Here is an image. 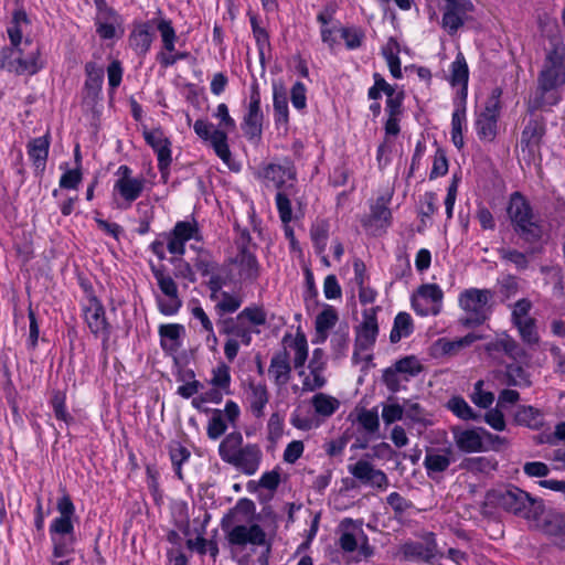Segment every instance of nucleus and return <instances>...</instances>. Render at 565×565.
Instances as JSON below:
<instances>
[{
    "label": "nucleus",
    "mask_w": 565,
    "mask_h": 565,
    "mask_svg": "<svg viewBox=\"0 0 565 565\" xmlns=\"http://www.w3.org/2000/svg\"><path fill=\"white\" fill-rule=\"evenodd\" d=\"M267 438L271 443H276L284 434V419L278 413L270 415L267 423Z\"/></svg>",
    "instance_id": "obj_64"
},
{
    "label": "nucleus",
    "mask_w": 565,
    "mask_h": 565,
    "mask_svg": "<svg viewBox=\"0 0 565 565\" xmlns=\"http://www.w3.org/2000/svg\"><path fill=\"white\" fill-rule=\"evenodd\" d=\"M359 425L372 436L379 431L380 420L375 409H364L358 415Z\"/></svg>",
    "instance_id": "obj_57"
},
{
    "label": "nucleus",
    "mask_w": 565,
    "mask_h": 565,
    "mask_svg": "<svg viewBox=\"0 0 565 565\" xmlns=\"http://www.w3.org/2000/svg\"><path fill=\"white\" fill-rule=\"evenodd\" d=\"M402 558L407 562H423L431 564L434 559L441 556L438 550L436 535L427 532L423 535V542L407 541L401 548Z\"/></svg>",
    "instance_id": "obj_8"
},
{
    "label": "nucleus",
    "mask_w": 565,
    "mask_h": 565,
    "mask_svg": "<svg viewBox=\"0 0 565 565\" xmlns=\"http://www.w3.org/2000/svg\"><path fill=\"white\" fill-rule=\"evenodd\" d=\"M468 78V65L463 54L459 52L456 60L451 63L450 84L461 87V99L467 98Z\"/></svg>",
    "instance_id": "obj_31"
},
{
    "label": "nucleus",
    "mask_w": 565,
    "mask_h": 565,
    "mask_svg": "<svg viewBox=\"0 0 565 565\" xmlns=\"http://www.w3.org/2000/svg\"><path fill=\"white\" fill-rule=\"evenodd\" d=\"M249 404L253 415L257 418L264 416V409L269 401V394L265 384L249 383Z\"/></svg>",
    "instance_id": "obj_37"
},
{
    "label": "nucleus",
    "mask_w": 565,
    "mask_h": 565,
    "mask_svg": "<svg viewBox=\"0 0 565 565\" xmlns=\"http://www.w3.org/2000/svg\"><path fill=\"white\" fill-rule=\"evenodd\" d=\"M348 469L355 479L364 484H369L375 468L370 461L361 459L354 465H350Z\"/></svg>",
    "instance_id": "obj_58"
},
{
    "label": "nucleus",
    "mask_w": 565,
    "mask_h": 565,
    "mask_svg": "<svg viewBox=\"0 0 565 565\" xmlns=\"http://www.w3.org/2000/svg\"><path fill=\"white\" fill-rule=\"evenodd\" d=\"M535 500L527 492L512 484L491 489L486 494V505L524 518L531 516Z\"/></svg>",
    "instance_id": "obj_6"
},
{
    "label": "nucleus",
    "mask_w": 565,
    "mask_h": 565,
    "mask_svg": "<svg viewBox=\"0 0 565 565\" xmlns=\"http://www.w3.org/2000/svg\"><path fill=\"white\" fill-rule=\"evenodd\" d=\"M294 192V184H288L276 194V206L282 224H289L292 220V209L289 196Z\"/></svg>",
    "instance_id": "obj_40"
},
{
    "label": "nucleus",
    "mask_w": 565,
    "mask_h": 565,
    "mask_svg": "<svg viewBox=\"0 0 565 565\" xmlns=\"http://www.w3.org/2000/svg\"><path fill=\"white\" fill-rule=\"evenodd\" d=\"M211 384L220 390H223L226 394H230L231 374L230 367L226 364H221L213 370V376Z\"/></svg>",
    "instance_id": "obj_61"
},
{
    "label": "nucleus",
    "mask_w": 565,
    "mask_h": 565,
    "mask_svg": "<svg viewBox=\"0 0 565 565\" xmlns=\"http://www.w3.org/2000/svg\"><path fill=\"white\" fill-rule=\"evenodd\" d=\"M507 213L512 227L534 216L531 204L520 192L511 194Z\"/></svg>",
    "instance_id": "obj_23"
},
{
    "label": "nucleus",
    "mask_w": 565,
    "mask_h": 565,
    "mask_svg": "<svg viewBox=\"0 0 565 565\" xmlns=\"http://www.w3.org/2000/svg\"><path fill=\"white\" fill-rule=\"evenodd\" d=\"M184 332V327L178 323L161 324L159 335L161 338V348L164 351H175L180 347V337Z\"/></svg>",
    "instance_id": "obj_33"
},
{
    "label": "nucleus",
    "mask_w": 565,
    "mask_h": 565,
    "mask_svg": "<svg viewBox=\"0 0 565 565\" xmlns=\"http://www.w3.org/2000/svg\"><path fill=\"white\" fill-rule=\"evenodd\" d=\"M513 326L516 327L523 342L527 344H535L539 342L540 338L534 318L516 321Z\"/></svg>",
    "instance_id": "obj_55"
},
{
    "label": "nucleus",
    "mask_w": 565,
    "mask_h": 565,
    "mask_svg": "<svg viewBox=\"0 0 565 565\" xmlns=\"http://www.w3.org/2000/svg\"><path fill=\"white\" fill-rule=\"evenodd\" d=\"M393 365L395 366V371L402 374L405 382H408L412 377L417 376L423 371V365L414 355L399 359Z\"/></svg>",
    "instance_id": "obj_45"
},
{
    "label": "nucleus",
    "mask_w": 565,
    "mask_h": 565,
    "mask_svg": "<svg viewBox=\"0 0 565 565\" xmlns=\"http://www.w3.org/2000/svg\"><path fill=\"white\" fill-rule=\"evenodd\" d=\"M454 450L451 447L443 449L438 452L435 449H428L424 459V467L429 478H435V475L445 472L452 462Z\"/></svg>",
    "instance_id": "obj_22"
},
{
    "label": "nucleus",
    "mask_w": 565,
    "mask_h": 565,
    "mask_svg": "<svg viewBox=\"0 0 565 565\" xmlns=\"http://www.w3.org/2000/svg\"><path fill=\"white\" fill-rule=\"evenodd\" d=\"M151 271L157 280V284L162 291V294L167 297H175V295H179L178 292V286L170 277L169 275H166V268L164 266H154L153 264L150 265Z\"/></svg>",
    "instance_id": "obj_46"
},
{
    "label": "nucleus",
    "mask_w": 565,
    "mask_h": 565,
    "mask_svg": "<svg viewBox=\"0 0 565 565\" xmlns=\"http://www.w3.org/2000/svg\"><path fill=\"white\" fill-rule=\"evenodd\" d=\"M459 469L472 473H489L497 469V462L487 457H469L459 463Z\"/></svg>",
    "instance_id": "obj_42"
},
{
    "label": "nucleus",
    "mask_w": 565,
    "mask_h": 565,
    "mask_svg": "<svg viewBox=\"0 0 565 565\" xmlns=\"http://www.w3.org/2000/svg\"><path fill=\"white\" fill-rule=\"evenodd\" d=\"M212 417L209 420L206 434L210 439H218L227 429L223 412L221 409H213Z\"/></svg>",
    "instance_id": "obj_53"
},
{
    "label": "nucleus",
    "mask_w": 565,
    "mask_h": 565,
    "mask_svg": "<svg viewBox=\"0 0 565 565\" xmlns=\"http://www.w3.org/2000/svg\"><path fill=\"white\" fill-rule=\"evenodd\" d=\"M153 22H138L134 24V30L129 35L130 46L139 54H146L153 41Z\"/></svg>",
    "instance_id": "obj_21"
},
{
    "label": "nucleus",
    "mask_w": 565,
    "mask_h": 565,
    "mask_svg": "<svg viewBox=\"0 0 565 565\" xmlns=\"http://www.w3.org/2000/svg\"><path fill=\"white\" fill-rule=\"evenodd\" d=\"M565 84V47L554 44L547 52L543 67L537 76L540 105H556L561 95L554 93Z\"/></svg>",
    "instance_id": "obj_3"
},
{
    "label": "nucleus",
    "mask_w": 565,
    "mask_h": 565,
    "mask_svg": "<svg viewBox=\"0 0 565 565\" xmlns=\"http://www.w3.org/2000/svg\"><path fill=\"white\" fill-rule=\"evenodd\" d=\"M483 381L479 380L475 383L473 393L471 394V401L475 405L481 408H489L493 401L494 395L491 392L483 391Z\"/></svg>",
    "instance_id": "obj_60"
},
{
    "label": "nucleus",
    "mask_w": 565,
    "mask_h": 565,
    "mask_svg": "<svg viewBox=\"0 0 565 565\" xmlns=\"http://www.w3.org/2000/svg\"><path fill=\"white\" fill-rule=\"evenodd\" d=\"M273 106L276 125H287L289 121L288 99L282 87H274Z\"/></svg>",
    "instance_id": "obj_41"
},
{
    "label": "nucleus",
    "mask_w": 565,
    "mask_h": 565,
    "mask_svg": "<svg viewBox=\"0 0 565 565\" xmlns=\"http://www.w3.org/2000/svg\"><path fill=\"white\" fill-rule=\"evenodd\" d=\"M341 38L349 50H355L362 45L365 33L360 26H344L340 29Z\"/></svg>",
    "instance_id": "obj_54"
},
{
    "label": "nucleus",
    "mask_w": 565,
    "mask_h": 565,
    "mask_svg": "<svg viewBox=\"0 0 565 565\" xmlns=\"http://www.w3.org/2000/svg\"><path fill=\"white\" fill-rule=\"evenodd\" d=\"M226 539L231 545L235 546L243 547L252 544L256 546L267 545V551L270 548V545L267 544L266 533L258 524L235 525L227 532Z\"/></svg>",
    "instance_id": "obj_15"
},
{
    "label": "nucleus",
    "mask_w": 565,
    "mask_h": 565,
    "mask_svg": "<svg viewBox=\"0 0 565 565\" xmlns=\"http://www.w3.org/2000/svg\"><path fill=\"white\" fill-rule=\"evenodd\" d=\"M482 427L462 428L461 426H452L450 428L456 447L466 454L479 452L484 450Z\"/></svg>",
    "instance_id": "obj_18"
},
{
    "label": "nucleus",
    "mask_w": 565,
    "mask_h": 565,
    "mask_svg": "<svg viewBox=\"0 0 565 565\" xmlns=\"http://www.w3.org/2000/svg\"><path fill=\"white\" fill-rule=\"evenodd\" d=\"M143 138L146 142L157 153L158 169L162 177L169 173V167L172 161L171 157V141L164 136L160 128L143 130Z\"/></svg>",
    "instance_id": "obj_14"
},
{
    "label": "nucleus",
    "mask_w": 565,
    "mask_h": 565,
    "mask_svg": "<svg viewBox=\"0 0 565 565\" xmlns=\"http://www.w3.org/2000/svg\"><path fill=\"white\" fill-rule=\"evenodd\" d=\"M363 520L343 519L339 524V546L347 553H352L358 548L356 530H361Z\"/></svg>",
    "instance_id": "obj_24"
},
{
    "label": "nucleus",
    "mask_w": 565,
    "mask_h": 565,
    "mask_svg": "<svg viewBox=\"0 0 565 565\" xmlns=\"http://www.w3.org/2000/svg\"><path fill=\"white\" fill-rule=\"evenodd\" d=\"M53 543V556L56 558L64 557L74 551L75 533L51 536Z\"/></svg>",
    "instance_id": "obj_51"
},
{
    "label": "nucleus",
    "mask_w": 565,
    "mask_h": 565,
    "mask_svg": "<svg viewBox=\"0 0 565 565\" xmlns=\"http://www.w3.org/2000/svg\"><path fill=\"white\" fill-rule=\"evenodd\" d=\"M329 223L326 220L317 221L310 228V236L318 254L326 250L329 237Z\"/></svg>",
    "instance_id": "obj_47"
},
{
    "label": "nucleus",
    "mask_w": 565,
    "mask_h": 565,
    "mask_svg": "<svg viewBox=\"0 0 565 565\" xmlns=\"http://www.w3.org/2000/svg\"><path fill=\"white\" fill-rule=\"evenodd\" d=\"M213 117L218 119V127L213 129V125L202 119H198L193 129L194 132L204 141H210L216 156L226 164L232 159V153L227 143V134L236 130V122L231 117L228 107L222 103L217 106Z\"/></svg>",
    "instance_id": "obj_4"
},
{
    "label": "nucleus",
    "mask_w": 565,
    "mask_h": 565,
    "mask_svg": "<svg viewBox=\"0 0 565 565\" xmlns=\"http://www.w3.org/2000/svg\"><path fill=\"white\" fill-rule=\"evenodd\" d=\"M66 396L64 392L53 391L51 405L54 412V416L56 419L64 422L65 424H71L74 422V417L66 409Z\"/></svg>",
    "instance_id": "obj_50"
},
{
    "label": "nucleus",
    "mask_w": 565,
    "mask_h": 565,
    "mask_svg": "<svg viewBox=\"0 0 565 565\" xmlns=\"http://www.w3.org/2000/svg\"><path fill=\"white\" fill-rule=\"evenodd\" d=\"M413 332V321L407 312H398L394 319V324L390 333L392 343H397L402 338L408 337Z\"/></svg>",
    "instance_id": "obj_43"
},
{
    "label": "nucleus",
    "mask_w": 565,
    "mask_h": 565,
    "mask_svg": "<svg viewBox=\"0 0 565 565\" xmlns=\"http://www.w3.org/2000/svg\"><path fill=\"white\" fill-rule=\"evenodd\" d=\"M514 420L519 425L537 428L541 425V413L532 406H521L514 415Z\"/></svg>",
    "instance_id": "obj_49"
},
{
    "label": "nucleus",
    "mask_w": 565,
    "mask_h": 565,
    "mask_svg": "<svg viewBox=\"0 0 565 565\" xmlns=\"http://www.w3.org/2000/svg\"><path fill=\"white\" fill-rule=\"evenodd\" d=\"M338 313L331 306L326 308L316 317V332L320 337V341H326L328 331L332 329L338 322Z\"/></svg>",
    "instance_id": "obj_39"
},
{
    "label": "nucleus",
    "mask_w": 565,
    "mask_h": 565,
    "mask_svg": "<svg viewBox=\"0 0 565 565\" xmlns=\"http://www.w3.org/2000/svg\"><path fill=\"white\" fill-rule=\"evenodd\" d=\"M507 384L509 386L527 387L531 385L529 374L519 364H509L505 367Z\"/></svg>",
    "instance_id": "obj_48"
},
{
    "label": "nucleus",
    "mask_w": 565,
    "mask_h": 565,
    "mask_svg": "<svg viewBox=\"0 0 565 565\" xmlns=\"http://www.w3.org/2000/svg\"><path fill=\"white\" fill-rule=\"evenodd\" d=\"M382 381L387 390L392 393H397L402 387V383L405 382L402 377V374L395 371L394 365L384 370Z\"/></svg>",
    "instance_id": "obj_62"
},
{
    "label": "nucleus",
    "mask_w": 565,
    "mask_h": 565,
    "mask_svg": "<svg viewBox=\"0 0 565 565\" xmlns=\"http://www.w3.org/2000/svg\"><path fill=\"white\" fill-rule=\"evenodd\" d=\"M446 406L454 415L462 420L479 422L482 418V415L475 412L466 399L459 395L449 398Z\"/></svg>",
    "instance_id": "obj_38"
},
{
    "label": "nucleus",
    "mask_w": 565,
    "mask_h": 565,
    "mask_svg": "<svg viewBox=\"0 0 565 565\" xmlns=\"http://www.w3.org/2000/svg\"><path fill=\"white\" fill-rule=\"evenodd\" d=\"M447 172H448V160H447L446 152L441 148H438L435 153V157H434V162H433V167H431V170L429 173V179L433 180L438 177H443Z\"/></svg>",
    "instance_id": "obj_63"
},
{
    "label": "nucleus",
    "mask_w": 565,
    "mask_h": 565,
    "mask_svg": "<svg viewBox=\"0 0 565 565\" xmlns=\"http://www.w3.org/2000/svg\"><path fill=\"white\" fill-rule=\"evenodd\" d=\"M495 292L491 289L468 288L459 294L458 303L463 311L460 323L476 328L490 319L494 308Z\"/></svg>",
    "instance_id": "obj_5"
},
{
    "label": "nucleus",
    "mask_w": 565,
    "mask_h": 565,
    "mask_svg": "<svg viewBox=\"0 0 565 565\" xmlns=\"http://www.w3.org/2000/svg\"><path fill=\"white\" fill-rule=\"evenodd\" d=\"M541 531L550 544L565 551V512H550L541 523Z\"/></svg>",
    "instance_id": "obj_17"
},
{
    "label": "nucleus",
    "mask_w": 565,
    "mask_h": 565,
    "mask_svg": "<svg viewBox=\"0 0 565 565\" xmlns=\"http://www.w3.org/2000/svg\"><path fill=\"white\" fill-rule=\"evenodd\" d=\"M542 247L539 246H530L525 252H520L514 248H504L501 247L498 249L500 257L505 260L512 263L515 268L520 271L527 269L529 267V256L541 253Z\"/></svg>",
    "instance_id": "obj_29"
},
{
    "label": "nucleus",
    "mask_w": 565,
    "mask_h": 565,
    "mask_svg": "<svg viewBox=\"0 0 565 565\" xmlns=\"http://www.w3.org/2000/svg\"><path fill=\"white\" fill-rule=\"evenodd\" d=\"M291 347L295 350L294 366L296 369L302 367L308 358V344L306 335L301 332H298L291 343Z\"/></svg>",
    "instance_id": "obj_56"
},
{
    "label": "nucleus",
    "mask_w": 565,
    "mask_h": 565,
    "mask_svg": "<svg viewBox=\"0 0 565 565\" xmlns=\"http://www.w3.org/2000/svg\"><path fill=\"white\" fill-rule=\"evenodd\" d=\"M545 135V125L543 120L537 118H531L525 125L521 134V149L529 152H533L534 148H537Z\"/></svg>",
    "instance_id": "obj_27"
},
{
    "label": "nucleus",
    "mask_w": 565,
    "mask_h": 565,
    "mask_svg": "<svg viewBox=\"0 0 565 565\" xmlns=\"http://www.w3.org/2000/svg\"><path fill=\"white\" fill-rule=\"evenodd\" d=\"M380 308L365 309L362 312V322L355 327L353 360L360 351H369L374 347L379 335V323L376 312Z\"/></svg>",
    "instance_id": "obj_9"
},
{
    "label": "nucleus",
    "mask_w": 565,
    "mask_h": 565,
    "mask_svg": "<svg viewBox=\"0 0 565 565\" xmlns=\"http://www.w3.org/2000/svg\"><path fill=\"white\" fill-rule=\"evenodd\" d=\"M45 67L42 45L26 36L24 44L0 50V70L15 76H33Z\"/></svg>",
    "instance_id": "obj_1"
},
{
    "label": "nucleus",
    "mask_w": 565,
    "mask_h": 565,
    "mask_svg": "<svg viewBox=\"0 0 565 565\" xmlns=\"http://www.w3.org/2000/svg\"><path fill=\"white\" fill-rule=\"evenodd\" d=\"M315 412L323 417L333 415L340 406L337 398L324 393H317L311 399Z\"/></svg>",
    "instance_id": "obj_44"
},
{
    "label": "nucleus",
    "mask_w": 565,
    "mask_h": 565,
    "mask_svg": "<svg viewBox=\"0 0 565 565\" xmlns=\"http://www.w3.org/2000/svg\"><path fill=\"white\" fill-rule=\"evenodd\" d=\"M264 115L260 109V93L258 85H252L249 104L242 122V130L248 140H259L263 134Z\"/></svg>",
    "instance_id": "obj_11"
},
{
    "label": "nucleus",
    "mask_w": 565,
    "mask_h": 565,
    "mask_svg": "<svg viewBox=\"0 0 565 565\" xmlns=\"http://www.w3.org/2000/svg\"><path fill=\"white\" fill-rule=\"evenodd\" d=\"M56 509L60 516L55 518L50 525V535L74 534L73 518L75 516V507L67 493L58 498Z\"/></svg>",
    "instance_id": "obj_16"
},
{
    "label": "nucleus",
    "mask_w": 565,
    "mask_h": 565,
    "mask_svg": "<svg viewBox=\"0 0 565 565\" xmlns=\"http://www.w3.org/2000/svg\"><path fill=\"white\" fill-rule=\"evenodd\" d=\"M266 182H271L278 191L284 190L287 185L286 180H295L296 173L290 167L281 164L269 163L263 169L262 173Z\"/></svg>",
    "instance_id": "obj_28"
},
{
    "label": "nucleus",
    "mask_w": 565,
    "mask_h": 565,
    "mask_svg": "<svg viewBox=\"0 0 565 565\" xmlns=\"http://www.w3.org/2000/svg\"><path fill=\"white\" fill-rule=\"evenodd\" d=\"M239 268V276L243 280L254 281L259 276V264L256 256L249 250L248 246L243 244L235 258Z\"/></svg>",
    "instance_id": "obj_26"
},
{
    "label": "nucleus",
    "mask_w": 565,
    "mask_h": 565,
    "mask_svg": "<svg viewBox=\"0 0 565 565\" xmlns=\"http://www.w3.org/2000/svg\"><path fill=\"white\" fill-rule=\"evenodd\" d=\"M3 374L6 381L3 383V392L6 395V399L13 413L14 416H19V406H18V397L19 393L11 380V374L9 367L7 365L3 366Z\"/></svg>",
    "instance_id": "obj_52"
},
{
    "label": "nucleus",
    "mask_w": 565,
    "mask_h": 565,
    "mask_svg": "<svg viewBox=\"0 0 565 565\" xmlns=\"http://www.w3.org/2000/svg\"><path fill=\"white\" fill-rule=\"evenodd\" d=\"M444 294L436 284H425L418 288L417 296L412 299L413 309L420 316L438 315Z\"/></svg>",
    "instance_id": "obj_12"
},
{
    "label": "nucleus",
    "mask_w": 565,
    "mask_h": 565,
    "mask_svg": "<svg viewBox=\"0 0 565 565\" xmlns=\"http://www.w3.org/2000/svg\"><path fill=\"white\" fill-rule=\"evenodd\" d=\"M221 459L246 476H253L259 469L263 451L257 444H244L239 431L225 436L218 446Z\"/></svg>",
    "instance_id": "obj_2"
},
{
    "label": "nucleus",
    "mask_w": 565,
    "mask_h": 565,
    "mask_svg": "<svg viewBox=\"0 0 565 565\" xmlns=\"http://www.w3.org/2000/svg\"><path fill=\"white\" fill-rule=\"evenodd\" d=\"M151 22H153V30L157 29L160 33L163 49L169 53H173L178 36L172 22L162 17L153 18L151 19Z\"/></svg>",
    "instance_id": "obj_35"
},
{
    "label": "nucleus",
    "mask_w": 565,
    "mask_h": 565,
    "mask_svg": "<svg viewBox=\"0 0 565 565\" xmlns=\"http://www.w3.org/2000/svg\"><path fill=\"white\" fill-rule=\"evenodd\" d=\"M51 140L50 135L33 138L29 141L28 156L31 159L36 175L42 174L46 167Z\"/></svg>",
    "instance_id": "obj_20"
},
{
    "label": "nucleus",
    "mask_w": 565,
    "mask_h": 565,
    "mask_svg": "<svg viewBox=\"0 0 565 565\" xmlns=\"http://www.w3.org/2000/svg\"><path fill=\"white\" fill-rule=\"evenodd\" d=\"M514 233L527 245L536 246L542 239L543 227L540 222L532 216L527 221L513 227Z\"/></svg>",
    "instance_id": "obj_30"
},
{
    "label": "nucleus",
    "mask_w": 565,
    "mask_h": 565,
    "mask_svg": "<svg viewBox=\"0 0 565 565\" xmlns=\"http://www.w3.org/2000/svg\"><path fill=\"white\" fill-rule=\"evenodd\" d=\"M466 122V99H461L451 116V140L457 149H461L465 145L462 136V127Z\"/></svg>",
    "instance_id": "obj_34"
},
{
    "label": "nucleus",
    "mask_w": 565,
    "mask_h": 565,
    "mask_svg": "<svg viewBox=\"0 0 565 565\" xmlns=\"http://www.w3.org/2000/svg\"><path fill=\"white\" fill-rule=\"evenodd\" d=\"M193 266L202 276H209L217 269V263L207 250H200L198 253Z\"/></svg>",
    "instance_id": "obj_59"
},
{
    "label": "nucleus",
    "mask_w": 565,
    "mask_h": 565,
    "mask_svg": "<svg viewBox=\"0 0 565 565\" xmlns=\"http://www.w3.org/2000/svg\"><path fill=\"white\" fill-rule=\"evenodd\" d=\"M31 21L23 9H17L12 13V19L7 28L10 44L8 46H17L24 44L23 35L30 28Z\"/></svg>",
    "instance_id": "obj_25"
},
{
    "label": "nucleus",
    "mask_w": 565,
    "mask_h": 565,
    "mask_svg": "<svg viewBox=\"0 0 565 565\" xmlns=\"http://www.w3.org/2000/svg\"><path fill=\"white\" fill-rule=\"evenodd\" d=\"M291 371L290 354L284 348L273 355L268 373L273 377L275 385L282 387L290 381Z\"/></svg>",
    "instance_id": "obj_19"
},
{
    "label": "nucleus",
    "mask_w": 565,
    "mask_h": 565,
    "mask_svg": "<svg viewBox=\"0 0 565 565\" xmlns=\"http://www.w3.org/2000/svg\"><path fill=\"white\" fill-rule=\"evenodd\" d=\"M501 88H494L486 102L484 109L477 116L476 130L480 140L492 141L497 136V124L501 109Z\"/></svg>",
    "instance_id": "obj_7"
},
{
    "label": "nucleus",
    "mask_w": 565,
    "mask_h": 565,
    "mask_svg": "<svg viewBox=\"0 0 565 565\" xmlns=\"http://www.w3.org/2000/svg\"><path fill=\"white\" fill-rule=\"evenodd\" d=\"M83 315L90 332L107 342L111 334V327L107 321L105 308L97 297L90 296L87 298L83 307Z\"/></svg>",
    "instance_id": "obj_10"
},
{
    "label": "nucleus",
    "mask_w": 565,
    "mask_h": 565,
    "mask_svg": "<svg viewBox=\"0 0 565 565\" xmlns=\"http://www.w3.org/2000/svg\"><path fill=\"white\" fill-rule=\"evenodd\" d=\"M145 178H135L131 180L116 181L114 189L124 198L128 203L136 201L142 193L145 188Z\"/></svg>",
    "instance_id": "obj_36"
},
{
    "label": "nucleus",
    "mask_w": 565,
    "mask_h": 565,
    "mask_svg": "<svg viewBox=\"0 0 565 565\" xmlns=\"http://www.w3.org/2000/svg\"><path fill=\"white\" fill-rule=\"evenodd\" d=\"M86 81L85 89L87 96L96 99L102 90L104 82V70L94 62H88L85 65Z\"/></svg>",
    "instance_id": "obj_32"
},
{
    "label": "nucleus",
    "mask_w": 565,
    "mask_h": 565,
    "mask_svg": "<svg viewBox=\"0 0 565 565\" xmlns=\"http://www.w3.org/2000/svg\"><path fill=\"white\" fill-rule=\"evenodd\" d=\"M443 28L454 35L463 24L468 14L473 11L470 0H444Z\"/></svg>",
    "instance_id": "obj_13"
}]
</instances>
